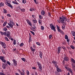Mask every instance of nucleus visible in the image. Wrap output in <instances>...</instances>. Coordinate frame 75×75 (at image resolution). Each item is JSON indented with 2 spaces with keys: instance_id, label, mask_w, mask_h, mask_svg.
Segmentation results:
<instances>
[{
  "instance_id": "obj_1",
  "label": "nucleus",
  "mask_w": 75,
  "mask_h": 75,
  "mask_svg": "<svg viewBox=\"0 0 75 75\" xmlns=\"http://www.w3.org/2000/svg\"><path fill=\"white\" fill-rule=\"evenodd\" d=\"M67 20L66 17L62 16V17H59V19L57 20V21L59 23H60L61 22V23H64V22H66Z\"/></svg>"
},
{
  "instance_id": "obj_2",
  "label": "nucleus",
  "mask_w": 75,
  "mask_h": 75,
  "mask_svg": "<svg viewBox=\"0 0 75 75\" xmlns=\"http://www.w3.org/2000/svg\"><path fill=\"white\" fill-rule=\"evenodd\" d=\"M65 68L68 71H69V72H70L71 75H74V73H73V72L72 71V70L71 69L69 68V67L66 66L65 67Z\"/></svg>"
},
{
  "instance_id": "obj_3",
  "label": "nucleus",
  "mask_w": 75,
  "mask_h": 75,
  "mask_svg": "<svg viewBox=\"0 0 75 75\" xmlns=\"http://www.w3.org/2000/svg\"><path fill=\"white\" fill-rule=\"evenodd\" d=\"M50 27L51 30H53L54 31V32H55V31H56V29H55L54 26V25H52V24H50Z\"/></svg>"
},
{
  "instance_id": "obj_4",
  "label": "nucleus",
  "mask_w": 75,
  "mask_h": 75,
  "mask_svg": "<svg viewBox=\"0 0 75 75\" xmlns=\"http://www.w3.org/2000/svg\"><path fill=\"white\" fill-rule=\"evenodd\" d=\"M11 33H10V31H7V33L5 32V36H7L8 37H9L10 36V35Z\"/></svg>"
},
{
  "instance_id": "obj_5",
  "label": "nucleus",
  "mask_w": 75,
  "mask_h": 75,
  "mask_svg": "<svg viewBox=\"0 0 75 75\" xmlns=\"http://www.w3.org/2000/svg\"><path fill=\"white\" fill-rule=\"evenodd\" d=\"M6 4L7 5V6H8L10 7H11V8H12V9H13V6H12V5H11L10 4L8 3V1H7L6 3Z\"/></svg>"
},
{
  "instance_id": "obj_6",
  "label": "nucleus",
  "mask_w": 75,
  "mask_h": 75,
  "mask_svg": "<svg viewBox=\"0 0 75 75\" xmlns=\"http://www.w3.org/2000/svg\"><path fill=\"white\" fill-rule=\"evenodd\" d=\"M61 47H59L57 48V54H59L60 53V52H61Z\"/></svg>"
},
{
  "instance_id": "obj_7",
  "label": "nucleus",
  "mask_w": 75,
  "mask_h": 75,
  "mask_svg": "<svg viewBox=\"0 0 75 75\" xmlns=\"http://www.w3.org/2000/svg\"><path fill=\"white\" fill-rule=\"evenodd\" d=\"M1 45L3 48L4 49L6 48V47H7L6 46V43L4 42H2Z\"/></svg>"
},
{
  "instance_id": "obj_8",
  "label": "nucleus",
  "mask_w": 75,
  "mask_h": 75,
  "mask_svg": "<svg viewBox=\"0 0 75 75\" xmlns=\"http://www.w3.org/2000/svg\"><path fill=\"white\" fill-rule=\"evenodd\" d=\"M12 61L13 62V64H14L15 66H16V67H17V61H16V60L14 59H13L12 60Z\"/></svg>"
},
{
  "instance_id": "obj_9",
  "label": "nucleus",
  "mask_w": 75,
  "mask_h": 75,
  "mask_svg": "<svg viewBox=\"0 0 75 75\" xmlns=\"http://www.w3.org/2000/svg\"><path fill=\"white\" fill-rule=\"evenodd\" d=\"M26 21L27 22L28 24L29 25H30V26H32V24L31 23V21H30V20H26Z\"/></svg>"
},
{
  "instance_id": "obj_10",
  "label": "nucleus",
  "mask_w": 75,
  "mask_h": 75,
  "mask_svg": "<svg viewBox=\"0 0 75 75\" xmlns=\"http://www.w3.org/2000/svg\"><path fill=\"white\" fill-rule=\"evenodd\" d=\"M39 54H39L40 57L41 59H42V54H43V53H42V52H40Z\"/></svg>"
},
{
  "instance_id": "obj_11",
  "label": "nucleus",
  "mask_w": 75,
  "mask_h": 75,
  "mask_svg": "<svg viewBox=\"0 0 75 75\" xmlns=\"http://www.w3.org/2000/svg\"><path fill=\"white\" fill-rule=\"evenodd\" d=\"M71 63L72 64H75V60L74 59L72 58H71Z\"/></svg>"
},
{
  "instance_id": "obj_12",
  "label": "nucleus",
  "mask_w": 75,
  "mask_h": 75,
  "mask_svg": "<svg viewBox=\"0 0 75 75\" xmlns=\"http://www.w3.org/2000/svg\"><path fill=\"white\" fill-rule=\"evenodd\" d=\"M2 68L3 69H5L6 68V65L4 63L2 64Z\"/></svg>"
},
{
  "instance_id": "obj_13",
  "label": "nucleus",
  "mask_w": 75,
  "mask_h": 75,
  "mask_svg": "<svg viewBox=\"0 0 75 75\" xmlns=\"http://www.w3.org/2000/svg\"><path fill=\"white\" fill-rule=\"evenodd\" d=\"M45 14V12L44 11V10H42L41 11V14L42 16H44Z\"/></svg>"
},
{
  "instance_id": "obj_14",
  "label": "nucleus",
  "mask_w": 75,
  "mask_h": 75,
  "mask_svg": "<svg viewBox=\"0 0 75 75\" xmlns=\"http://www.w3.org/2000/svg\"><path fill=\"white\" fill-rule=\"evenodd\" d=\"M69 60V59H68V58L67 57H64V60H63V61H68Z\"/></svg>"
},
{
  "instance_id": "obj_15",
  "label": "nucleus",
  "mask_w": 75,
  "mask_h": 75,
  "mask_svg": "<svg viewBox=\"0 0 75 75\" xmlns=\"http://www.w3.org/2000/svg\"><path fill=\"white\" fill-rule=\"evenodd\" d=\"M52 64H54L55 65H57L58 64V63L56 61H54V60L52 61Z\"/></svg>"
},
{
  "instance_id": "obj_16",
  "label": "nucleus",
  "mask_w": 75,
  "mask_h": 75,
  "mask_svg": "<svg viewBox=\"0 0 75 75\" xmlns=\"http://www.w3.org/2000/svg\"><path fill=\"white\" fill-rule=\"evenodd\" d=\"M12 3H13V4H18V5H20V4H19V3H18L17 1H16V2L14 1H13Z\"/></svg>"
},
{
  "instance_id": "obj_17",
  "label": "nucleus",
  "mask_w": 75,
  "mask_h": 75,
  "mask_svg": "<svg viewBox=\"0 0 75 75\" xmlns=\"http://www.w3.org/2000/svg\"><path fill=\"white\" fill-rule=\"evenodd\" d=\"M36 64L38 65V67H39V66H40L42 65H41V63H40V62H39L38 61L37 62H36Z\"/></svg>"
},
{
  "instance_id": "obj_18",
  "label": "nucleus",
  "mask_w": 75,
  "mask_h": 75,
  "mask_svg": "<svg viewBox=\"0 0 75 75\" xmlns=\"http://www.w3.org/2000/svg\"><path fill=\"white\" fill-rule=\"evenodd\" d=\"M57 71L58 72H62V70H61V69L59 68H58V69H57Z\"/></svg>"
},
{
  "instance_id": "obj_19",
  "label": "nucleus",
  "mask_w": 75,
  "mask_h": 75,
  "mask_svg": "<svg viewBox=\"0 0 75 75\" xmlns=\"http://www.w3.org/2000/svg\"><path fill=\"white\" fill-rule=\"evenodd\" d=\"M39 67V71H41L42 69V65L38 66Z\"/></svg>"
},
{
  "instance_id": "obj_20",
  "label": "nucleus",
  "mask_w": 75,
  "mask_h": 75,
  "mask_svg": "<svg viewBox=\"0 0 75 75\" xmlns=\"http://www.w3.org/2000/svg\"><path fill=\"white\" fill-rule=\"evenodd\" d=\"M35 8H31L30 9V11H33V10L34 11H35Z\"/></svg>"
},
{
  "instance_id": "obj_21",
  "label": "nucleus",
  "mask_w": 75,
  "mask_h": 75,
  "mask_svg": "<svg viewBox=\"0 0 75 75\" xmlns=\"http://www.w3.org/2000/svg\"><path fill=\"white\" fill-rule=\"evenodd\" d=\"M72 67L73 69L75 71V66L74 65V64H71Z\"/></svg>"
},
{
  "instance_id": "obj_22",
  "label": "nucleus",
  "mask_w": 75,
  "mask_h": 75,
  "mask_svg": "<svg viewBox=\"0 0 75 75\" xmlns=\"http://www.w3.org/2000/svg\"><path fill=\"white\" fill-rule=\"evenodd\" d=\"M1 51H2L3 54H6V53L5 52V50L3 49H1Z\"/></svg>"
},
{
  "instance_id": "obj_23",
  "label": "nucleus",
  "mask_w": 75,
  "mask_h": 75,
  "mask_svg": "<svg viewBox=\"0 0 75 75\" xmlns=\"http://www.w3.org/2000/svg\"><path fill=\"white\" fill-rule=\"evenodd\" d=\"M71 34L74 37H75V32L74 31H71Z\"/></svg>"
},
{
  "instance_id": "obj_24",
  "label": "nucleus",
  "mask_w": 75,
  "mask_h": 75,
  "mask_svg": "<svg viewBox=\"0 0 75 75\" xmlns=\"http://www.w3.org/2000/svg\"><path fill=\"white\" fill-rule=\"evenodd\" d=\"M4 58H5L4 56H0V59H1V60H3Z\"/></svg>"
},
{
  "instance_id": "obj_25",
  "label": "nucleus",
  "mask_w": 75,
  "mask_h": 75,
  "mask_svg": "<svg viewBox=\"0 0 75 75\" xmlns=\"http://www.w3.org/2000/svg\"><path fill=\"white\" fill-rule=\"evenodd\" d=\"M4 39L5 40H6V41H9V40H8V39L7 38V37H4Z\"/></svg>"
},
{
  "instance_id": "obj_26",
  "label": "nucleus",
  "mask_w": 75,
  "mask_h": 75,
  "mask_svg": "<svg viewBox=\"0 0 75 75\" xmlns=\"http://www.w3.org/2000/svg\"><path fill=\"white\" fill-rule=\"evenodd\" d=\"M8 25L11 28H13V25H12L11 23H8Z\"/></svg>"
},
{
  "instance_id": "obj_27",
  "label": "nucleus",
  "mask_w": 75,
  "mask_h": 75,
  "mask_svg": "<svg viewBox=\"0 0 75 75\" xmlns=\"http://www.w3.org/2000/svg\"><path fill=\"white\" fill-rule=\"evenodd\" d=\"M4 10V13L5 14H6L7 12V10H6L4 8L3 9Z\"/></svg>"
},
{
  "instance_id": "obj_28",
  "label": "nucleus",
  "mask_w": 75,
  "mask_h": 75,
  "mask_svg": "<svg viewBox=\"0 0 75 75\" xmlns=\"http://www.w3.org/2000/svg\"><path fill=\"white\" fill-rule=\"evenodd\" d=\"M33 23H37V20L35 19H33Z\"/></svg>"
},
{
  "instance_id": "obj_29",
  "label": "nucleus",
  "mask_w": 75,
  "mask_h": 75,
  "mask_svg": "<svg viewBox=\"0 0 75 75\" xmlns=\"http://www.w3.org/2000/svg\"><path fill=\"white\" fill-rule=\"evenodd\" d=\"M6 33V32H4V33L2 32H1V34L2 35H5V33Z\"/></svg>"
},
{
  "instance_id": "obj_30",
  "label": "nucleus",
  "mask_w": 75,
  "mask_h": 75,
  "mask_svg": "<svg viewBox=\"0 0 75 75\" xmlns=\"http://www.w3.org/2000/svg\"><path fill=\"white\" fill-rule=\"evenodd\" d=\"M1 61L2 62H4V63H6V60L4 59L2 60Z\"/></svg>"
},
{
  "instance_id": "obj_31",
  "label": "nucleus",
  "mask_w": 75,
  "mask_h": 75,
  "mask_svg": "<svg viewBox=\"0 0 75 75\" xmlns=\"http://www.w3.org/2000/svg\"><path fill=\"white\" fill-rule=\"evenodd\" d=\"M4 6V3H1V4H0V7H2Z\"/></svg>"
},
{
  "instance_id": "obj_32",
  "label": "nucleus",
  "mask_w": 75,
  "mask_h": 75,
  "mask_svg": "<svg viewBox=\"0 0 75 75\" xmlns=\"http://www.w3.org/2000/svg\"><path fill=\"white\" fill-rule=\"evenodd\" d=\"M30 49H31V51H33V52H34V51H35V49H33V47H30Z\"/></svg>"
},
{
  "instance_id": "obj_33",
  "label": "nucleus",
  "mask_w": 75,
  "mask_h": 75,
  "mask_svg": "<svg viewBox=\"0 0 75 75\" xmlns=\"http://www.w3.org/2000/svg\"><path fill=\"white\" fill-rule=\"evenodd\" d=\"M6 24H7V22H5L3 24V27H4Z\"/></svg>"
},
{
  "instance_id": "obj_34",
  "label": "nucleus",
  "mask_w": 75,
  "mask_h": 75,
  "mask_svg": "<svg viewBox=\"0 0 75 75\" xmlns=\"http://www.w3.org/2000/svg\"><path fill=\"white\" fill-rule=\"evenodd\" d=\"M71 48L72 49H73V50H74V49H75V47H74V46L72 45H71L70 46Z\"/></svg>"
},
{
  "instance_id": "obj_35",
  "label": "nucleus",
  "mask_w": 75,
  "mask_h": 75,
  "mask_svg": "<svg viewBox=\"0 0 75 75\" xmlns=\"http://www.w3.org/2000/svg\"><path fill=\"white\" fill-rule=\"evenodd\" d=\"M65 39H66V40L68 39V36L67 35H65Z\"/></svg>"
},
{
  "instance_id": "obj_36",
  "label": "nucleus",
  "mask_w": 75,
  "mask_h": 75,
  "mask_svg": "<svg viewBox=\"0 0 75 75\" xmlns=\"http://www.w3.org/2000/svg\"><path fill=\"white\" fill-rule=\"evenodd\" d=\"M3 30L4 31H6L7 30V29L6 27H5L3 28Z\"/></svg>"
},
{
  "instance_id": "obj_37",
  "label": "nucleus",
  "mask_w": 75,
  "mask_h": 75,
  "mask_svg": "<svg viewBox=\"0 0 75 75\" xmlns=\"http://www.w3.org/2000/svg\"><path fill=\"white\" fill-rule=\"evenodd\" d=\"M23 45H24V43L23 42L21 43L20 45V47H22V46H23Z\"/></svg>"
},
{
  "instance_id": "obj_38",
  "label": "nucleus",
  "mask_w": 75,
  "mask_h": 75,
  "mask_svg": "<svg viewBox=\"0 0 75 75\" xmlns=\"http://www.w3.org/2000/svg\"><path fill=\"white\" fill-rule=\"evenodd\" d=\"M41 29L42 30H43L44 29V27L43 26H42L41 27Z\"/></svg>"
},
{
  "instance_id": "obj_39",
  "label": "nucleus",
  "mask_w": 75,
  "mask_h": 75,
  "mask_svg": "<svg viewBox=\"0 0 75 75\" xmlns=\"http://www.w3.org/2000/svg\"><path fill=\"white\" fill-rule=\"evenodd\" d=\"M22 2L23 3L25 4L26 3V1H25V0H22Z\"/></svg>"
},
{
  "instance_id": "obj_40",
  "label": "nucleus",
  "mask_w": 75,
  "mask_h": 75,
  "mask_svg": "<svg viewBox=\"0 0 75 75\" xmlns=\"http://www.w3.org/2000/svg\"><path fill=\"white\" fill-rule=\"evenodd\" d=\"M7 64L10 66H11V63H10V62H9V61H8L7 62Z\"/></svg>"
},
{
  "instance_id": "obj_41",
  "label": "nucleus",
  "mask_w": 75,
  "mask_h": 75,
  "mask_svg": "<svg viewBox=\"0 0 75 75\" xmlns=\"http://www.w3.org/2000/svg\"><path fill=\"white\" fill-rule=\"evenodd\" d=\"M26 74H27V75H29V74H30V72H29V71L27 70Z\"/></svg>"
},
{
  "instance_id": "obj_42",
  "label": "nucleus",
  "mask_w": 75,
  "mask_h": 75,
  "mask_svg": "<svg viewBox=\"0 0 75 75\" xmlns=\"http://www.w3.org/2000/svg\"><path fill=\"white\" fill-rule=\"evenodd\" d=\"M39 17L40 18V19H42V18H43V17L42 16V15H39Z\"/></svg>"
},
{
  "instance_id": "obj_43",
  "label": "nucleus",
  "mask_w": 75,
  "mask_h": 75,
  "mask_svg": "<svg viewBox=\"0 0 75 75\" xmlns=\"http://www.w3.org/2000/svg\"><path fill=\"white\" fill-rule=\"evenodd\" d=\"M9 23H9L8 24H14V22H11V20L9 21Z\"/></svg>"
},
{
  "instance_id": "obj_44",
  "label": "nucleus",
  "mask_w": 75,
  "mask_h": 75,
  "mask_svg": "<svg viewBox=\"0 0 75 75\" xmlns=\"http://www.w3.org/2000/svg\"><path fill=\"white\" fill-rule=\"evenodd\" d=\"M16 41L15 40H14L13 42V45H16Z\"/></svg>"
},
{
  "instance_id": "obj_45",
  "label": "nucleus",
  "mask_w": 75,
  "mask_h": 75,
  "mask_svg": "<svg viewBox=\"0 0 75 75\" xmlns=\"http://www.w3.org/2000/svg\"><path fill=\"white\" fill-rule=\"evenodd\" d=\"M42 22V21L40 20V19H39V23L40 24H42L41 23Z\"/></svg>"
},
{
  "instance_id": "obj_46",
  "label": "nucleus",
  "mask_w": 75,
  "mask_h": 75,
  "mask_svg": "<svg viewBox=\"0 0 75 75\" xmlns=\"http://www.w3.org/2000/svg\"><path fill=\"white\" fill-rule=\"evenodd\" d=\"M62 29H63V30H64L65 29V26L64 25H63L62 26Z\"/></svg>"
},
{
  "instance_id": "obj_47",
  "label": "nucleus",
  "mask_w": 75,
  "mask_h": 75,
  "mask_svg": "<svg viewBox=\"0 0 75 75\" xmlns=\"http://www.w3.org/2000/svg\"><path fill=\"white\" fill-rule=\"evenodd\" d=\"M21 11H23V12L25 11V9H24V8L21 9Z\"/></svg>"
},
{
  "instance_id": "obj_48",
  "label": "nucleus",
  "mask_w": 75,
  "mask_h": 75,
  "mask_svg": "<svg viewBox=\"0 0 75 75\" xmlns=\"http://www.w3.org/2000/svg\"><path fill=\"white\" fill-rule=\"evenodd\" d=\"M30 32L32 33V34H33V35H35V33H34V32L32 31H30Z\"/></svg>"
},
{
  "instance_id": "obj_49",
  "label": "nucleus",
  "mask_w": 75,
  "mask_h": 75,
  "mask_svg": "<svg viewBox=\"0 0 75 75\" xmlns=\"http://www.w3.org/2000/svg\"><path fill=\"white\" fill-rule=\"evenodd\" d=\"M57 30H58V32H59L60 33L61 31V30L59 28V29H57Z\"/></svg>"
},
{
  "instance_id": "obj_50",
  "label": "nucleus",
  "mask_w": 75,
  "mask_h": 75,
  "mask_svg": "<svg viewBox=\"0 0 75 75\" xmlns=\"http://www.w3.org/2000/svg\"><path fill=\"white\" fill-rule=\"evenodd\" d=\"M55 67H56L57 69L59 68H58V65H57V64L55 65Z\"/></svg>"
},
{
  "instance_id": "obj_51",
  "label": "nucleus",
  "mask_w": 75,
  "mask_h": 75,
  "mask_svg": "<svg viewBox=\"0 0 75 75\" xmlns=\"http://www.w3.org/2000/svg\"><path fill=\"white\" fill-rule=\"evenodd\" d=\"M21 59L22 60H23L24 62H25V59L24 58H22Z\"/></svg>"
},
{
  "instance_id": "obj_52",
  "label": "nucleus",
  "mask_w": 75,
  "mask_h": 75,
  "mask_svg": "<svg viewBox=\"0 0 75 75\" xmlns=\"http://www.w3.org/2000/svg\"><path fill=\"white\" fill-rule=\"evenodd\" d=\"M36 44H37V45H41L40 44V43L38 42H36Z\"/></svg>"
},
{
  "instance_id": "obj_53",
  "label": "nucleus",
  "mask_w": 75,
  "mask_h": 75,
  "mask_svg": "<svg viewBox=\"0 0 75 75\" xmlns=\"http://www.w3.org/2000/svg\"><path fill=\"white\" fill-rule=\"evenodd\" d=\"M52 37V35H50L49 37V38H50V39H51Z\"/></svg>"
},
{
  "instance_id": "obj_54",
  "label": "nucleus",
  "mask_w": 75,
  "mask_h": 75,
  "mask_svg": "<svg viewBox=\"0 0 75 75\" xmlns=\"http://www.w3.org/2000/svg\"><path fill=\"white\" fill-rule=\"evenodd\" d=\"M60 33H61V34H64V32H63V31L62 30L60 31Z\"/></svg>"
},
{
  "instance_id": "obj_55",
  "label": "nucleus",
  "mask_w": 75,
  "mask_h": 75,
  "mask_svg": "<svg viewBox=\"0 0 75 75\" xmlns=\"http://www.w3.org/2000/svg\"><path fill=\"white\" fill-rule=\"evenodd\" d=\"M32 17L33 18H34V19L35 18V16L33 15H32Z\"/></svg>"
},
{
  "instance_id": "obj_56",
  "label": "nucleus",
  "mask_w": 75,
  "mask_h": 75,
  "mask_svg": "<svg viewBox=\"0 0 75 75\" xmlns=\"http://www.w3.org/2000/svg\"><path fill=\"white\" fill-rule=\"evenodd\" d=\"M7 16H8V17H11V15H10V14H7Z\"/></svg>"
},
{
  "instance_id": "obj_57",
  "label": "nucleus",
  "mask_w": 75,
  "mask_h": 75,
  "mask_svg": "<svg viewBox=\"0 0 75 75\" xmlns=\"http://www.w3.org/2000/svg\"><path fill=\"white\" fill-rule=\"evenodd\" d=\"M5 74L1 72V75H5Z\"/></svg>"
},
{
  "instance_id": "obj_58",
  "label": "nucleus",
  "mask_w": 75,
  "mask_h": 75,
  "mask_svg": "<svg viewBox=\"0 0 75 75\" xmlns=\"http://www.w3.org/2000/svg\"><path fill=\"white\" fill-rule=\"evenodd\" d=\"M62 44H63V45H65L66 43H65V42L64 41L62 43Z\"/></svg>"
},
{
  "instance_id": "obj_59",
  "label": "nucleus",
  "mask_w": 75,
  "mask_h": 75,
  "mask_svg": "<svg viewBox=\"0 0 75 75\" xmlns=\"http://www.w3.org/2000/svg\"><path fill=\"white\" fill-rule=\"evenodd\" d=\"M33 0L34 1V2L35 3V4H37L36 0Z\"/></svg>"
},
{
  "instance_id": "obj_60",
  "label": "nucleus",
  "mask_w": 75,
  "mask_h": 75,
  "mask_svg": "<svg viewBox=\"0 0 75 75\" xmlns=\"http://www.w3.org/2000/svg\"><path fill=\"white\" fill-rule=\"evenodd\" d=\"M32 69H36V68L35 67H32Z\"/></svg>"
},
{
  "instance_id": "obj_61",
  "label": "nucleus",
  "mask_w": 75,
  "mask_h": 75,
  "mask_svg": "<svg viewBox=\"0 0 75 75\" xmlns=\"http://www.w3.org/2000/svg\"><path fill=\"white\" fill-rule=\"evenodd\" d=\"M15 75H20V74H19L18 73H16Z\"/></svg>"
},
{
  "instance_id": "obj_62",
  "label": "nucleus",
  "mask_w": 75,
  "mask_h": 75,
  "mask_svg": "<svg viewBox=\"0 0 75 75\" xmlns=\"http://www.w3.org/2000/svg\"><path fill=\"white\" fill-rule=\"evenodd\" d=\"M56 26L57 28V29H58L59 28V26H58V25H57Z\"/></svg>"
},
{
  "instance_id": "obj_63",
  "label": "nucleus",
  "mask_w": 75,
  "mask_h": 75,
  "mask_svg": "<svg viewBox=\"0 0 75 75\" xmlns=\"http://www.w3.org/2000/svg\"><path fill=\"white\" fill-rule=\"evenodd\" d=\"M19 73H20V74L21 75H23V74H22V73L21 71H19Z\"/></svg>"
},
{
  "instance_id": "obj_64",
  "label": "nucleus",
  "mask_w": 75,
  "mask_h": 75,
  "mask_svg": "<svg viewBox=\"0 0 75 75\" xmlns=\"http://www.w3.org/2000/svg\"><path fill=\"white\" fill-rule=\"evenodd\" d=\"M16 48H13V51H16Z\"/></svg>"
}]
</instances>
